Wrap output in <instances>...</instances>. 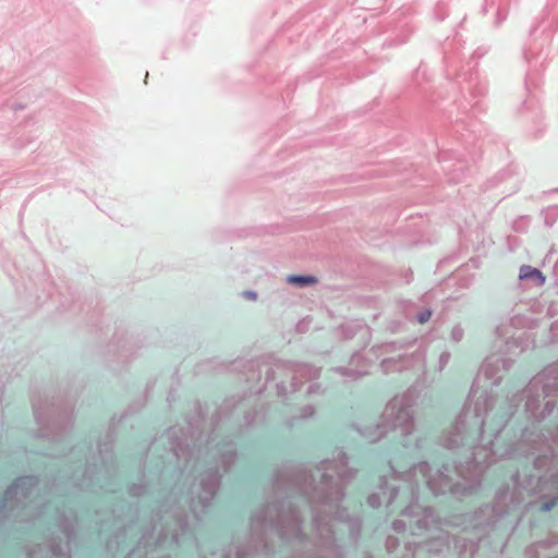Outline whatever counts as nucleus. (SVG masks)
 <instances>
[{"instance_id":"nucleus-1","label":"nucleus","mask_w":558,"mask_h":558,"mask_svg":"<svg viewBox=\"0 0 558 558\" xmlns=\"http://www.w3.org/2000/svg\"><path fill=\"white\" fill-rule=\"evenodd\" d=\"M511 365L500 354L484 360L454 424L441 436V445L454 454L449 465L466 485L453 483L444 472L441 488L433 478L428 483L437 492L468 494L481 485L484 471L498 459L524 458L537 474L517 471L509 494L520 487V498L532 502L535 511L547 512L558 504V426L546 433L539 427L556 408L548 400L541 409V402L558 395V363L542 369L520 393L499 400L493 387Z\"/></svg>"},{"instance_id":"nucleus-2","label":"nucleus","mask_w":558,"mask_h":558,"mask_svg":"<svg viewBox=\"0 0 558 558\" xmlns=\"http://www.w3.org/2000/svg\"><path fill=\"white\" fill-rule=\"evenodd\" d=\"M354 475L342 450L314 470L284 468L274 480V500L253 513L250 543L235 558L275 554L272 537L292 546L290 558H343L342 534L356 542L362 527L359 514L340 507Z\"/></svg>"},{"instance_id":"nucleus-3","label":"nucleus","mask_w":558,"mask_h":558,"mask_svg":"<svg viewBox=\"0 0 558 558\" xmlns=\"http://www.w3.org/2000/svg\"><path fill=\"white\" fill-rule=\"evenodd\" d=\"M196 418L187 420L189 433L181 427L168 428L151 444L150 450L167 442L161 456L160 474L167 472L166 460H175L180 476L185 482L193 478L189 488L173 486L166 500L158 507L149 525L142 527L136 548L126 558H155L153 553L168 546H195L201 554L204 546L195 536V524L206 514L220 485L221 471L227 472L235 462L236 451L232 440L216 442L214 432L205 436L201 429L204 415L198 402L194 403ZM159 558H170L162 556Z\"/></svg>"},{"instance_id":"nucleus-4","label":"nucleus","mask_w":558,"mask_h":558,"mask_svg":"<svg viewBox=\"0 0 558 558\" xmlns=\"http://www.w3.org/2000/svg\"><path fill=\"white\" fill-rule=\"evenodd\" d=\"M38 484L39 478L35 475L19 477L7 488L0 500V517L32 523L47 520L61 533V537H52L33 548L28 558H71L70 549L77 539L78 515L69 506V499H54L39 505Z\"/></svg>"},{"instance_id":"nucleus-5","label":"nucleus","mask_w":558,"mask_h":558,"mask_svg":"<svg viewBox=\"0 0 558 558\" xmlns=\"http://www.w3.org/2000/svg\"><path fill=\"white\" fill-rule=\"evenodd\" d=\"M113 435L108 433L106 439L98 444L97 454L92 453L90 445L71 448L70 463L53 478L48 494L66 497L76 492H110L117 490V464L112 452Z\"/></svg>"},{"instance_id":"nucleus-6","label":"nucleus","mask_w":558,"mask_h":558,"mask_svg":"<svg viewBox=\"0 0 558 558\" xmlns=\"http://www.w3.org/2000/svg\"><path fill=\"white\" fill-rule=\"evenodd\" d=\"M33 411L36 423L39 425L37 437L47 438L51 445L44 454L51 457L63 454L64 447L68 445L69 429L72 426V404L39 396L33 400Z\"/></svg>"},{"instance_id":"nucleus-7","label":"nucleus","mask_w":558,"mask_h":558,"mask_svg":"<svg viewBox=\"0 0 558 558\" xmlns=\"http://www.w3.org/2000/svg\"><path fill=\"white\" fill-rule=\"evenodd\" d=\"M415 388H410L404 395L392 398L386 405L383 413L384 424H376L374 426L357 428L359 433L369 442H375L388 433V428L391 430L399 429L401 436V445L404 448H423V438H415L414 441L410 439V435L414 429L412 407L415 400Z\"/></svg>"},{"instance_id":"nucleus-8","label":"nucleus","mask_w":558,"mask_h":558,"mask_svg":"<svg viewBox=\"0 0 558 558\" xmlns=\"http://www.w3.org/2000/svg\"><path fill=\"white\" fill-rule=\"evenodd\" d=\"M280 371H287L292 374L291 385L293 391L300 389L301 379H313L317 378L320 374V368L315 367L311 364L305 363H291V362H278L274 366L269 367L266 372V381L275 380L277 373Z\"/></svg>"},{"instance_id":"nucleus-9","label":"nucleus","mask_w":558,"mask_h":558,"mask_svg":"<svg viewBox=\"0 0 558 558\" xmlns=\"http://www.w3.org/2000/svg\"><path fill=\"white\" fill-rule=\"evenodd\" d=\"M526 558H558V536L535 542L525 550Z\"/></svg>"},{"instance_id":"nucleus-10","label":"nucleus","mask_w":558,"mask_h":558,"mask_svg":"<svg viewBox=\"0 0 558 558\" xmlns=\"http://www.w3.org/2000/svg\"><path fill=\"white\" fill-rule=\"evenodd\" d=\"M369 363L360 353H354L350 361V366H339L333 368L343 377L357 379L368 373Z\"/></svg>"},{"instance_id":"nucleus-11","label":"nucleus","mask_w":558,"mask_h":558,"mask_svg":"<svg viewBox=\"0 0 558 558\" xmlns=\"http://www.w3.org/2000/svg\"><path fill=\"white\" fill-rule=\"evenodd\" d=\"M120 520L117 518L114 519V521L112 522V524H109L108 522L106 521H101L100 522V526L98 527V533L100 535L102 534H106L108 531H110L112 527H116L117 529V532L113 536V538L109 539L108 542V547H110L113 543H116L117 545H120L121 542H124V539L126 538L128 534L134 529L135 524L134 523H130L128 525H124L123 527H120Z\"/></svg>"},{"instance_id":"nucleus-12","label":"nucleus","mask_w":558,"mask_h":558,"mask_svg":"<svg viewBox=\"0 0 558 558\" xmlns=\"http://www.w3.org/2000/svg\"><path fill=\"white\" fill-rule=\"evenodd\" d=\"M519 278L521 280H533L538 286H543L546 280L545 276L541 270L529 265H523L520 267Z\"/></svg>"},{"instance_id":"nucleus-13","label":"nucleus","mask_w":558,"mask_h":558,"mask_svg":"<svg viewBox=\"0 0 558 558\" xmlns=\"http://www.w3.org/2000/svg\"><path fill=\"white\" fill-rule=\"evenodd\" d=\"M287 281L291 284L304 288L317 282V278L312 275H289Z\"/></svg>"},{"instance_id":"nucleus-14","label":"nucleus","mask_w":558,"mask_h":558,"mask_svg":"<svg viewBox=\"0 0 558 558\" xmlns=\"http://www.w3.org/2000/svg\"><path fill=\"white\" fill-rule=\"evenodd\" d=\"M314 413H315V409L312 405H305L304 408L301 409L300 415L292 416L291 418H289L286 422V425H287V427L292 428L298 425V422L300 420H305V418L312 417L314 415Z\"/></svg>"},{"instance_id":"nucleus-15","label":"nucleus","mask_w":558,"mask_h":558,"mask_svg":"<svg viewBox=\"0 0 558 558\" xmlns=\"http://www.w3.org/2000/svg\"><path fill=\"white\" fill-rule=\"evenodd\" d=\"M129 494L133 497H140L148 494H153V488L150 485L146 484H133L129 488Z\"/></svg>"},{"instance_id":"nucleus-16","label":"nucleus","mask_w":558,"mask_h":558,"mask_svg":"<svg viewBox=\"0 0 558 558\" xmlns=\"http://www.w3.org/2000/svg\"><path fill=\"white\" fill-rule=\"evenodd\" d=\"M544 216H545V225L547 227H551L558 217V207L551 206V207L546 208L544 210Z\"/></svg>"},{"instance_id":"nucleus-17","label":"nucleus","mask_w":558,"mask_h":558,"mask_svg":"<svg viewBox=\"0 0 558 558\" xmlns=\"http://www.w3.org/2000/svg\"><path fill=\"white\" fill-rule=\"evenodd\" d=\"M450 357H451V354H450L449 351L445 350L444 352H441L439 357H438V361H437V364L435 366V369L437 372L444 371L445 367L447 366V364L449 363Z\"/></svg>"},{"instance_id":"nucleus-18","label":"nucleus","mask_w":558,"mask_h":558,"mask_svg":"<svg viewBox=\"0 0 558 558\" xmlns=\"http://www.w3.org/2000/svg\"><path fill=\"white\" fill-rule=\"evenodd\" d=\"M464 330L461 325H454L450 332V340L453 342H460L463 339Z\"/></svg>"},{"instance_id":"nucleus-19","label":"nucleus","mask_w":558,"mask_h":558,"mask_svg":"<svg viewBox=\"0 0 558 558\" xmlns=\"http://www.w3.org/2000/svg\"><path fill=\"white\" fill-rule=\"evenodd\" d=\"M432 317V310L428 308V307H425L423 308L422 311H420L415 318L416 320L420 323V324H425L427 323Z\"/></svg>"},{"instance_id":"nucleus-20","label":"nucleus","mask_w":558,"mask_h":558,"mask_svg":"<svg viewBox=\"0 0 558 558\" xmlns=\"http://www.w3.org/2000/svg\"><path fill=\"white\" fill-rule=\"evenodd\" d=\"M210 554L215 558H231V548L230 547L222 548V549H211L210 548Z\"/></svg>"},{"instance_id":"nucleus-21","label":"nucleus","mask_w":558,"mask_h":558,"mask_svg":"<svg viewBox=\"0 0 558 558\" xmlns=\"http://www.w3.org/2000/svg\"><path fill=\"white\" fill-rule=\"evenodd\" d=\"M401 348H402V345L397 342H387V343L381 344L378 349L383 353H390V352H393L397 349H401Z\"/></svg>"},{"instance_id":"nucleus-22","label":"nucleus","mask_w":558,"mask_h":558,"mask_svg":"<svg viewBox=\"0 0 558 558\" xmlns=\"http://www.w3.org/2000/svg\"><path fill=\"white\" fill-rule=\"evenodd\" d=\"M396 362L392 360V359H385L383 362H381V368L384 369V372H388L389 368L395 365Z\"/></svg>"},{"instance_id":"nucleus-23","label":"nucleus","mask_w":558,"mask_h":558,"mask_svg":"<svg viewBox=\"0 0 558 558\" xmlns=\"http://www.w3.org/2000/svg\"><path fill=\"white\" fill-rule=\"evenodd\" d=\"M242 295L247 299V300H252V301H255L257 299V293L253 290H246V291H243Z\"/></svg>"},{"instance_id":"nucleus-24","label":"nucleus","mask_w":558,"mask_h":558,"mask_svg":"<svg viewBox=\"0 0 558 558\" xmlns=\"http://www.w3.org/2000/svg\"><path fill=\"white\" fill-rule=\"evenodd\" d=\"M318 389H319V385L313 384L308 387L307 393H310V395L315 393L316 391H318Z\"/></svg>"},{"instance_id":"nucleus-25","label":"nucleus","mask_w":558,"mask_h":558,"mask_svg":"<svg viewBox=\"0 0 558 558\" xmlns=\"http://www.w3.org/2000/svg\"><path fill=\"white\" fill-rule=\"evenodd\" d=\"M245 421H246V423H247L248 425H251V424L253 423V418H252V417H250V414H246V415H245Z\"/></svg>"},{"instance_id":"nucleus-26","label":"nucleus","mask_w":558,"mask_h":558,"mask_svg":"<svg viewBox=\"0 0 558 558\" xmlns=\"http://www.w3.org/2000/svg\"><path fill=\"white\" fill-rule=\"evenodd\" d=\"M497 333H498L500 337H504V336H505V335L502 333L501 327H498V328H497Z\"/></svg>"},{"instance_id":"nucleus-27","label":"nucleus","mask_w":558,"mask_h":558,"mask_svg":"<svg viewBox=\"0 0 558 558\" xmlns=\"http://www.w3.org/2000/svg\"><path fill=\"white\" fill-rule=\"evenodd\" d=\"M220 421H221V417H216L215 418V424L218 425L220 423Z\"/></svg>"},{"instance_id":"nucleus-28","label":"nucleus","mask_w":558,"mask_h":558,"mask_svg":"<svg viewBox=\"0 0 558 558\" xmlns=\"http://www.w3.org/2000/svg\"><path fill=\"white\" fill-rule=\"evenodd\" d=\"M450 180L453 181V182H458L459 181V179H456L454 177L450 178Z\"/></svg>"},{"instance_id":"nucleus-29","label":"nucleus","mask_w":558,"mask_h":558,"mask_svg":"<svg viewBox=\"0 0 558 558\" xmlns=\"http://www.w3.org/2000/svg\"><path fill=\"white\" fill-rule=\"evenodd\" d=\"M282 388H283V384L278 385V389H282Z\"/></svg>"}]
</instances>
